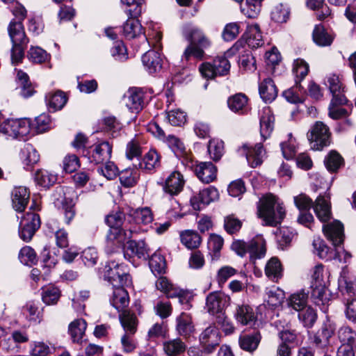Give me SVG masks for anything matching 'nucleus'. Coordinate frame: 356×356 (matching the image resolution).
Here are the masks:
<instances>
[{"label":"nucleus","instance_id":"2","mask_svg":"<svg viewBox=\"0 0 356 356\" xmlns=\"http://www.w3.org/2000/svg\"><path fill=\"white\" fill-rule=\"evenodd\" d=\"M186 38L190 42L183 54V58L188 60L191 58L197 60L204 58V51L211 46V40L206 34L197 27H191L185 33Z\"/></svg>","mask_w":356,"mask_h":356},{"label":"nucleus","instance_id":"63","mask_svg":"<svg viewBox=\"0 0 356 356\" xmlns=\"http://www.w3.org/2000/svg\"><path fill=\"white\" fill-rule=\"evenodd\" d=\"M60 297V291L54 286H49L44 289L42 298L47 305H54L57 302Z\"/></svg>","mask_w":356,"mask_h":356},{"label":"nucleus","instance_id":"13","mask_svg":"<svg viewBox=\"0 0 356 356\" xmlns=\"http://www.w3.org/2000/svg\"><path fill=\"white\" fill-rule=\"evenodd\" d=\"M324 234L327 238L332 243L334 247L341 245L344 240L343 224L335 220L332 222L324 225L323 227Z\"/></svg>","mask_w":356,"mask_h":356},{"label":"nucleus","instance_id":"18","mask_svg":"<svg viewBox=\"0 0 356 356\" xmlns=\"http://www.w3.org/2000/svg\"><path fill=\"white\" fill-rule=\"evenodd\" d=\"M142 62L146 70L150 74L160 71L163 65V59L160 54L154 50H149L144 54Z\"/></svg>","mask_w":356,"mask_h":356},{"label":"nucleus","instance_id":"39","mask_svg":"<svg viewBox=\"0 0 356 356\" xmlns=\"http://www.w3.org/2000/svg\"><path fill=\"white\" fill-rule=\"evenodd\" d=\"M324 164L330 172H336L343 165V157L335 150L330 151L324 159Z\"/></svg>","mask_w":356,"mask_h":356},{"label":"nucleus","instance_id":"36","mask_svg":"<svg viewBox=\"0 0 356 356\" xmlns=\"http://www.w3.org/2000/svg\"><path fill=\"white\" fill-rule=\"evenodd\" d=\"M246 42L248 45L253 49L263 45V37L258 24H254L248 26Z\"/></svg>","mask_w":356,"mask_h":356},{"label":"nucleus","instance_id":"20","mask_svg":"<svg viewBox=\"0 0 356 356\" xmlns=\"http://www.w3.org/2000/svg\"><path fill=\"white\" fill-rule=\"evenodd\" d=\"M112 153V147L108 142H102L95 145L92 153L90 157V162L95 164L104 163L110 160Z\"/></svg>","mask_w":356,"mask_h":356},{"label":"nucleus","instance_id":"28","mask_svg":"<svg viewBox=\"0 0 356 356\" xmlns=\"http://www.w3.org/2000/svg\"><path fill=\"white\" fill-rule=\"evenodd\" d=\"M265 275L273 282H277L283 276V267L277 257L270 258L265 266Z\"/></svg>","mask_w":356,"mask_h":356},{"label":"nucleus","instance_id":"12","mask_svg":"<svg viewBox=\"0 0 356 356\" xmlns=\"http://www.w3.org/2000/svg\"><path fill=\"white\" fill-rule=\"evenodd\" d=\"M227 298L224 293L218 291L210 293L206 299V309L211 315L224 314Z\"/></svg>","mask_w":356,"mask_h":356},{"label":"nucleus","instance_id":"31","mask_svg":"<svg viewBox=\"0 0 356 356\" xmlns=\"http://www.w3.org/2000/svg\"><path fill=\"white\" fill-rule=\"evenodd\" d=\"M119 319L124 334H135L137 331L138 321L134 314L124 310L119 315Z\"/></svg>","mask_w":356,"mask_h":356},{"label":"nucleus","instance_id":"49","mask_svg":"<svg viewBox=\"0 0 356 356\" xmlns=\"http://www.w3.org/2000/svg\"><path fill=\"white\" fill-rule=\"evenodd\" d=\"M20 158L25 165H31L39 161L40 156L32 145L26 144L21 150Z\"/></svg>","mask_w":356,"mask_h":356},{"label":"nucleus","instance_id":"11","mask_svg":"<svg viewBox=\"0 0 356 356\" xmlns=\"http://www.w3.org/2000/svg\"><path fill=\"white\" fill-rule=\"evenodd\" d=\"M185 180L184 176L177 170L172 172L163 184V189L165 193L170 195H177L184 186Z\"/></svg>","mask_w":356,"mask_h":356},{"label":"nucleus","instance_id":"30","mask_svg":"<svg viewBox=\"0 0 356 356\" xmlns=\"http://www.w3.org/2000/svg\"><path fill=\"white\" fill-rule=\"evenodd\" d=\"M134 165L139 169L151 172L160 166V156L155 150L150 149L141 161Z\"/></svg>","mask_w":356,"mask_h":356},{"label":"nucleus","instance_id":"43","mask_svg":"<svg viewBox=\"0 0 356 356\" xmlns=\"http://www.w3.org/2000/svg\"><path fill=\"white\" fill-rule=\"evenodd\" d=\"M140 178V173L138 170L127 168L119 174L120 184L127 188L134 186Z\"/></svg>","mask_w":356,"mask_h":356},{"label":"nucleus","instance_id":"58","mask_svg":"<svg viewBox=\"0 0 356 356\" xmlns=\"http://www.w3.org/2000/svg\"><path fill=\"white\" fill-rule=\"evenodd\" d=\"M208 152L213 161H218L224 152V143L222 140L212 139L208 145Z\"/></svg>","mask_w":356,"mask_h":356},{"label":"nucleus","instance_id":"14","mask_svg":"<svg viewBox=\"0 0 356 356\" xmlns=\"http://www.w3.org/2000/svg\"><path fill=\"white\" fill-rule=\"evenodd\" d=\"M145 93L142 89L130 88L124 97L126 106L132 113H139L144 107Z\"/></svg>","mask_w":356,"mask_h":356},{"label":"nucleus","instance_id":"38","mask_svg":"<svg viewBox=\"0 0 356 356\" xmlns=\"http://www.w3.org/2000/svg\"><path fill=\"white\" fill-rule=\"evenodd\" d=\"M305 91L300 83L296 80L293 87L283 92V96L287 102L292 104L302 103L305 99Z\"/></svg>","mask_w":356,"mask_h":356},{"label":"nucleus","instance_id":"34","mask_svg":"<svg viewBox=\"0 0 356 356\" xmlns=\"http://www.w3.org/2000/svg\"><path fill=\"white\" fill-rule=\"evenodd\" d=\"M308 293L305 290H300L291 294L287 299V305L296 312H299L305 307H308L307 305Z\"/></svg>","mask_w":356,"mask_h":356},{"label":"nucleus","instance_id":"62","mask_svg":"<svg viewBox=\"0 0 356 356\" xmlns=\"http://www.w3.org/2000/svg\"><path fill=\"white\" fill-rule=\"evenodd\" d=\"M308 72L309 65L304 60L298 58L294 60L293 73L298 83L307 76Z\"/></svg>","mask_w":356,"mask_h":356},{"label":"nucleus","instance_id":"50","mask_svg":"<svg viewBox=\"0 0 356 356\" xmlns=\"http://www.w3.org/2000/svg\"><path fill=\"white\" fill-rule=\"evenodd\" d=\"M290 16V8L286 4L279 3L271 11V19L277 23H284Z\"/></svg>","mask_w":356,"mask_h":356},{"label":"nucleus","instance_id":"9","mask_svg":"<svg viewBox=\"0 0 356 356\" xmlns=\"http://www.w3.org/2000/svg\"><path fill=\"white\" fill-rule=\"evenodd\" d=\"M200 342L204 353H213L220 342L218 329L214 325L208 326L200 335Z\"/></svg>","mask_w":356,"mask_h":356},{"label":"nucleus","instance_id":"32","mask_svg":"<svg viewBox=\"0 0 356 356\" xmlns=\"http://www.w3.org/2000/svg\"><path fill=\"white\" fill-rule=\"evenodd\" d=\"M259 91L261 99L266 102H272L277 95V87L270 78L265 79L259 83Z\"/></svg>","mask_w":356,"mask_h":356},{"label":"nucleus","instance_id":"41","mask_svg":"<svg viewBox=\"0 0 356 356\" xmlns=\"http://www.w3.org/2000/svg\"><path fill=\"white\" fill-rule=\"evenodd\" d=\"M314 42L321 47L330 46L333 41V37L329 34L322 25H316L313 31Z\"/></svg>","mask_w":356,"mask_h":356},{"label":"nucleus","instance_id":"56","mask_svg":"<svg viewBox=\"0 0 356 356\" xmlns=\"http://www.w3.org/2000/svg\"><path fill=\"white\" fill-rule=\"evenodd\" d=\"M224 243L223 238L217 234H211L208 241V248L213 259L219 257V253Z\"/></svg>","mask_w":356,"mask_h":356},{"label":"nucleus","instance_id":"10","mask_svg":"<svg viewBox=\"0 0 356 356\" xmlns=\"http://www.w3.org/2000/svg\"><path fill=\"white\" fill-rule=\"evenodd\" d=\"M242 154H245L249 165L252 168L260 165L266 155V151L261 143H257L254 146L243 145L241 148Z\"/></svg>","mask_w":356,"mask_h":356},{"label":"nucleus","instance_id":"59","mask_svg":"<svg viewBox=\"0 0 356 356\" xmlns=\"http://www.w3.org/2000/svg\"><path fill=\"white\" fill-rule=\"evenodd\" d=\"M35 178L37 183L44 188L49 187L56 181V175L44 170H38Z\"/></svg>","mask_w":356,"mask_h":356},{"label":"nucleus","instance_id":"42","mask_svg":"<svg viewBox=\"0 0 356 356\" xmlns=\"http://www.w3.org/2000/svg\"><path fill=\"white\" fill-rule=\"evenodd\" d=\"M87 323L82 318L76 319L69 325V332L74 342L79 343L83 338Z\"/></svg>","mask_w":356,"mask_h":356},{"label":"nucleus","instance_id":"35","mask_svg":"<svg viewBox=\"0 0 356 356\" xmlns=\"http://www.w3.org/2000/svg\"><path fill=\"white\" fill-rule=\"evenodd\" d=\"M339 289L343 293L352 296L356 294V280L346 275V270L343 268L338 280Z\"/></svg>","mask_w":356,"mask_h":356},{"label":"nucleus","instance_id":"44","mask_svg":"<svg viewBox=\"0 0 356 356\" xmlns=\"http://www.w3.org/2000/svg\"><path fill=\"white\" fill-rule=\"evenodd\" d=\"M181 241L188 249L197 248L202 239L200 235L195 231L186 230L180 234Z\"/></svg>","mask_w":356,"mask_h":356},{"label":"nucleus","instance_id":"45","mask_svg":"<svg viewBox=\"0 0 356 356\" xmlns=\"http://www.w3.org/2000/svg\"><path fill=\"white\" fill-rule=\"evenodd\" d=\"M298 320L305 327H313L317 319V314L313 307L308 306L298 312Z\"/></svg>","mask_w":356,"mask_h":356},{"label":"nucleus","instance_id":"17","mask_svg":"<svg viewBox=\"0 0 356 356\" xmlns=\"http://www.w3.org/2000/svg\"><path fill=\"white\" fill-rule=\"evenodd\" d=\"M195 172L202 182L209 184L216 179L217 168L211 162H200L196 165Z\"/></svg>","mask_w":356,"mask_h":356},{"label":"nucleus","instance_id":"7","mask_svg":"<svg viewBox=\"0 0 356 356\" xmlns=\"http://www.w3.org/2000/svg\"><path fill=\"white\" fill-rule=\"evenodd\" d=\"M104 277L113 286H128L131 284L130 275L126 267L115 261H110L104 268Z\"/></svg>","mask_w":356,"mask_h":356},{"label":"nucleus","instance_id":"15","mask_svg":"<svg viewBox=\"0 0 356 356\" xmlns=\"http://www.w3.org/2000/svg\"><path fill=\"white\" fill-rule=\"evenodd\" d=\"M218 197V191L214 187H209L200 191L197 195L191 197V204L195 210H200L202 206H205L216 200Z\"/></svg>","mask_w":356,"mask_h":356},{"label":"nucleus","instance_id":"6","mask_svg":"<svg viewBox=\"0 0 356 356\" xmlns=\"http://www.w3.org/2000/svg\"><path fill=\"white\" fill-rule=\"evenodd\" d=\"M310 147L320 150L330 143V132L328 127L322 122H316L307 133Z\"/></svg>","mask_w":356,"mask_h":356},{"label":"nucleus","instance_id":"60","mask_svg":"<svg viewBox=\"0 0 356 356\" xmlns=\"http://www.w3.org/2000/svg\"><path fill=\"white\" fill-rule=\"evenodd\" d=\"M19 259L23 264L31 266L37 261V255L32 248L24 246L19 251Z\"/></svg>","mask_w":356,"mask_h":356},{"label":"nucleus","instance_id":"53","mask_svg":"<svg viewBox=\"0 0 356 356\" xmlns=\"http://www.w3.org/2000/svg\"><path fill=\"white\" fill-rule=\"evenodd\" d=\"M338 337L342 345H347L351 348L356 346V332L350 327H341L338 331Z\"/></svg>","mask_w":356,"mask_h":356},{"label":"nucleus","instance_id":"64","mask_svg":"<svg viewBox=\"0 0 356 356\" xmlns=\"http://www.w3.org/2000/svg\"><path fill=\"white\" fill-rule=\"evenodd\" d=\"M104 166L99 168L97 171L107 179L111 180L114 179L118 174V169L113 162L105 161Z\"/></svg>","mask_w":356,"mask_h":356},{"label":"nucleus","instance_id":"16","mask_svg":"<svg viewBox=\"0 0 356 356\" xmlns=\"http://www.w3.org/2000/svg\"><path fill=\"white\" fill-rule=\"evenodd\" d=\"M275 118L270 107L265 106L260 114V134L264 140L269 138L274 129Z\"/></svg>","mask_w":356,"mask_h":356},{"label":"nucleus","instance_id":"29","mask_svg":"<svg viewBox=\"0 0 356 356\" xmlns=\"http://www.w3.org/2000/svg\"><path fill=\"white\" fill-rule=\"evenodd\" d=\"M248 99L245 95L237 93L228 98L227 106L232 112L244 114L248 110Z\"/></svg>","mask_w":356,"mask_h":356},{"label":"nucleus","instance_id":"27","mask_svg":"<svg viewBox=\"0 0 356 356\" xmlns=\"http://www.w3.org/2000/svg\"><path fill=\"white\" fill-rule=\"evenodd\" d=\"M186 343L179 337L163 342V350L167 356H179L186 351Z\"/></svg>","mask_w":356,"mask_h":356},{"label":"nucleus","instance_id":"3","mask_svg":"<svg viewBox=\"0 0 356 356\" xmlns=\"http://www.w3.org/2000/svg\"><path fill=\"white\" fill-rule=\"evenodd\" d=\"M36 207L39 209V206H36L35 203L31 205L29 211L22 217L19 223V235L25 242L31 241L41 225L40 216L35 212Z\"/></svg>","mask_w":356,"mask_h":356},{"label":"nucleus","instance_id":"52","mask_svg":"<svg viewBox=\"0 0 356 356\" xmlns=\"http://www.w3.org/2000/svg\"><path fill=\"white\" fill-rule=\"evenodd\" d=\"M149 265L152 272L155 275L165 273L166 268L165 259L159 252H156L152 255Z\"/></svg>","mask_w":356,"mask_h":356},{"label":"nucleus","instance_id":"8","mask_svg":"<svg viewBox=\"0 0 356 356\" xmlns=\"http://www.w3.org/2000/svg\"><path fill=\"white\" fill-rule=\"evenodd\" d=\"M230 63L225 56H217L212 63H203L199 70L201 74L207 79H213L217 76H225L230 70Z\"/></svg>","mask_w":356,"mask_h":356},{"label":"nucleus","instance_id":"48","mask_svg":"<svg viewBox=\"0 0 356 356\" xmlns=\"http://www.w3.org/2000/svg\"><path fill=\"white\" fill-rule=\"evenodd\" d=\"M327 84L332 95V99L346 97L343 95V87L339 77L335 74L330 75L327 79Z\"/></svg>","mask_w":356,"mask_h":356},{"label":"nucleus","instance_id":"24","mask_svg":"<svg viewBox=\"0 0 356 356\" xmlns=\"http://www.w3.org/2000/svg\"><path fill=\"white\" fill-rule=\"evenodd\" d=\"M8 31L12 44H28L29 39L26 35L24 28L22 22L16 21L15 19H13L8 26Z\"/></svg>","mask_w":356,"mask_h":356},{"label":"nucleus","instance_id":"5","mask_svg":"<svg viewBox=\"0 0 356 356\" xmlns=\"http://www.w3.org/2000/svg\"><path fill=\"white\" fill-rule=\"evenodd\" d=\"M124 220V215L121 211L114 212L106 216V222L110 227L107 236L109 240L122 244L131 238V231L127 232L121 228Z\"/></svg>","mask_w":356,"mask_h":356},{"label":"nucleus","instance_id":"1","mask_svg":"<svg viewBox=\"0 0 356 356\" xmlns=\"http://www.w3.org/2000/svg\"><path fill=\"white\" fill-rule=\"evenodd\" d=\"M258 215L270 226L276 227L280 224L286 216V210L280 199L273 195L268 194L259 201Z\"/></svg>","mask_w":356,"mask_h":356},{"label":"nucleus","instance_id":"26","mask_svg":"<svg viewBox=\"0 0 356 356\" xmlns=\"http://www.w3.org/2000/svg\"><path fill=\"white\" fill-rule=\"evenodd\" d=\"M124 286H113V294L110 298L111 305L118 311H122L129 305V298L128 292L123 288Z\"/></svg>","mask_w":356,"mask_h":356},{"label":"nucleus","instance_id":"55","mask_svg":"<svg viewBox=\"0 0 356 356\" xmlns=\"http://www.w3.org/2000/svg\"><path fill=\"white\" fill-rule=\"evenodd\" d=\"M312 298L316 305H325L329 300L325 284L311 285Z\"/></svg>","mask_w":356,"mask_h":356},{"label":"nucleus","instance_id":"47","mask_svg":"<svg viewBox=\"0 0 356 356\" xmlns=\"http://www.w3.org/2000/svg\"><path fill=\"white\" fill-rule=\"evenodd\" d=\"M134 222L137 224L148 225L153 221L154 217L148 207L139 208L131 213Z\"/></svg>","mask_w":356,"mask_h":356},{"label":"nucleus","instance_id":"23","mask_svg":"<svg viewBox=\"0 0 356 356\" xmlns=\"http://www.w3.org/2000/svg\"><path fill=\"white\" fill-rule=\"evenodd\" d=\"M156 287L168 298H179V302L182 303L183 291L173 285L165 277H160L157 280Z\"/></svg>","mask_w":356,"mask_h":356},{"label":"nucleus","instance_id":"46","mask_svg":"<svg viewBox=\"0 0 356 356\" xmlns=\"http://www.w3.org/2000/svg\"><path fill=\"white\" fill-rule=\"evenodd\" d=\"M67 100L65 94L60 90L54 93L49 92L46 95L48 106L55 111L61 109L66 104Z\"/></svg>","mask_w":356,"mask_h":356},{"label":"nucleus","instance_id":"21","mask_svg":"<svg viewBox=\"0 0 356 356\" xmlns=\"http://www.w3.org/2000/svg\"><path fill=\"white\" fill-rule=\"evenodd\" d=\"M11 199L14 209L18 212H22L28 204L29 192L24 186L15 187L12 191Z\"/></svg>","mask_w":356,"mask_h":356},{"label":"nucleus","instance_id":"37","mask_svg":"<svg viewBox=\"0 0 356 356\" xmlns=\"http://www.w3.org/2000/svg\"><path fill=\"white\" fill-rule=\"evenodd\" d=\"M261 339V334L258 332L252 334H243L239 337V346L245 351L253 352L257 348Z\"/></svg>","mask_w":356,"mask_h":356},{"label":"nucleus","instance_id":"40","mask_svg":"<svg viewBox=\"0 0 356 356\" xmlns=\"http://www.w3.org/2000/svg\"><path fill=\"white\" fill-rule=\"evenodd\" d=\"M347 99L346 97H341L339 99H332L329 106V116L334 120H338L348 115V111L341 107V105H343L346 103Z\"/></svg>","mask_w":356,"mask_h":356},{"label":"nucleus","instance_id":"19","mask_svg":"<svg viewBox=\"0 0 356 356\" xmlns=\"http://www.w3.org/2000/svg\"><path fill=\"white\" fill-rule=\"evenodd\" d=\"M176 331L184 339L189 338L195 332L191 316L186 313H181L176 318Z\"/></svg>","mask_w":356,"mask_h":356},{"label":"nucleus","instance_id":"4","mask_svg":"<svg viewBox=\"0 0 356 356\" xmlns=\"http://www.w3.org/2000/svg\"><path fill=\"white\" fill-rule=\"evenodd\" d=\"M30 129L29 119H8L1 121V114L0 113V133L13 138L22 139L29 134Z\"/></svg>","mask_w":356,"mask_h":356},{"label":"nucleus","instance_id":"33","mask_svg":"<svg viewBox=\"0 0 356 356\" xmlns=\"http://www.w3.org/2000/svg\"><path fill=\"white\" fill-rule=\"evenodd\" d=\"M314 209L317 218L321 222H327L331 216L330 204L327 199L319 196L315 201Z\"/></svg>","mask_w":356,"mask_h":356},{"label":"nucleus","instance_id":"25","mask_svg":"<svg viewBox=\"0 0 356 356\" xmlns=\"http://www.w3.org/2000/svg\"><path fill=\"white\" fill-rule=\"evenodd\" d=\"M266 252V241L261 236H257L249 241L248 253L250 260L254 261L263 258Z\"/></svg>","mask_w":356,"mask_h":356},{"label":"nucleus","instance_id":"61","mask_svg":"<svg viewBox=\"0 0 356 356\" xmlns=\"http://www.w3.org/2000/svg\"><path fill=\"white\" fill-rule=\"evenodd\" d=\"M166 118L171 125L181 127L186 122V114L180 109L170 110L167 113Z\"/></svg>","mask_w":356,"mask_h":356},{"label":"nucleus","instance_id":"54","mask_svg":"<svg viewBox=\"0 0 356 356\" xmlns=\"http://www.w3.org/2000/svg\"><path fill=\"white\" fill-rule=\"evenodd\" d=\"M142 26L138 19H129L123 25V33L129 39L136 37L141 33Z\"/></svg>","mask_w":356,"mask_h":356},{"label":"nucleus","instance_id":"57","mask_svg":"<svg viewBox=\"0 0 356 356\" xmlns=\"http://www.w3.org/2000/svg\"><path fill=\"white\" fill-rule=\"evenodd\" d=\"M27 57L30 61L35 63H42L49 58V55L40 47H31L28 51Z\"/></svg>","mask_w":356,"mask_h":356},{"label":"nucleus","instance_id":"51","mask_svg":"<svg viewBox=\"0 0 356 356\" xmlns=\"http://www.w3.org/2000/svg\"><path fill=\"white\" fill-rule=\"evenodd\" d=\"M17 80L21 88L20 94L24 97H31L33 92V88L29 81V76L22 70H18L17 73Z\"/></svg>","mask_w":356,"mask_h":356},{"label":"nucleus","instance_id":"22","mask_svg":"<svg viewBox=\"0 0 356 356\" xmlns=\"http://www.w3.org/2000/svg\"><path fill=\"white\" fill-rule=\"evenodd\" d=\"M234 316L236 321L243 325L252 326L257 321V316L253 309L247 305H238Z\"/></svg>","mask_w":356,"mask_h":356}]
</instances>
